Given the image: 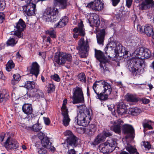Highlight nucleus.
Listing matches in <instances>:
<instances>
[{"mask_svg":"<svg viewBox=\"0 0 154 154\" xmlns=\"http://www.w3.org/2000/svg\"><path fill=\"white\" fill-rule=\"evenodd\" d=\"M73 91L72 97V103L73 104L83 103L84 98L82 88L76 87L73 89Z\"/></svg>","mask_w":154,"mask_h":154,"instance_id":"0eeeda50","label":"nucleus"},{"mask_svg":"<svg viewBox=\"0 0 154 154\" xmlns=\"http://www.w3.org/2000/svg\"><path fill=\"white\" fill-rule=\"evenodd\" d=\"M68 0H54V3L55 7H59V9L66 8L68 5Z\"/></svg>","mask_w":154,"mask_h":154,"instance_id":"f3484780","label":"nucleus"},{"mask_svg":"<svg viewBox=\"0 0 154 154\" xmlns=\"http://www.w3.org/2000/svg\"><path fill=\"white\" fill-rule=\"evenodd\" d=\"M116 146L114 139L109 138L107 140L100 146V150L103 154H109L112 152Z\"/></svg>","mask_w":154,"mask_h":154,"instance_id":"7ed1b4c3","label":"nucleus"},{"mask_svg":"<svg viewBox=\"0 0 154 154\" xmlns=\"http://www.w3.org/2000/svg\"><path fill=\"white\" fill-rule=\"evenodd\" d=\"M132 2V0H126V5L128 8L131 6Z\"/></svg>","mask_w":154,"mask_h":154,"instance_id":"69168bd1","label":"nucleus"},{"mask_svg":"<svg viewBox=\"0 0 154 154\" xmlns=\"http://www.w3.org/2000/svg\"><path fill=\"white\" fill-rule=\"evenodd\" d=\"M78 79L82 82H85L86 81L85 75L84 73H81L78 76Z\"/></svg>","mask_w":154,"mask_h":154,"instance_id":"de8ad7c7","label":"nucleus"},{"mask_svg":"<svg viewBox=\"0 0 154 154\" xmlns=\"http://www.w3.org/2000/svg\"><path fill=\"white\" fill-rule=\"evenodd\" d=\"M86 7L87 8L96 11V9L95 8L94 1L89 3Z\"/></svg>","mask_w":154,"mask_h":154,"instance_id":"8fccbe9b","label":"nucleus"},{"mask_svg":"<svg viewBox=\"0 0 154 154\" xmlns=\"http://www.w3.org/2000/svg\"><path fill=\"white\" fill-rule=\"evenodd\" d=\"M15 66V64L13 60H9L6 64V69L8 72L11 71L12 69Z\"/></svg>","mask_w":154,"mask_h":154,"instance_id":"58836bf2","label":"nucleus"},{"mask_svg":"<svg viewBox=\"0 0 154 154\" xmlns=\"http://www.w3.org/2000/svg\"><path fill=\"white\" fill-rule=\"evenodd\" d=\"M34 1V2L31 1L29 3H26L27 4L23 8L25 13L28 16L33 15L35 14L36 10L35 4L37 2V1Z\"/></svg>","mask_w":154,"mask_h":154,"instance_id":"9b49d317","label":"nucleus"},{"mask_svg":"<svg viewBox=\"0 0 154 154\" xmlns=\"http://www.w3.org/2000/svg\"><path fill=\"white\" fill-rule=\"evenodd\" d=\"M64 135L67 137V138L68 137H72V136H75L72 132L69 130L66 131L64 133Z\"/></svg>","mask_w":154,"mask_h":154,"instance_id":"6e6d98bb","label":"nucleus"},{"mask_svg":"<svg viewBox=\"0 0 154 154\" xmlns=\"http://www.w3.org/2000/svg\"><path fill=\"white\" fill-rule=\"evenodd\" d=\"M88 22L91 26H95L97 27L100 24V21L98 18V16L95 15L93 17L91 20V18L88 20Z\"/></svg>","mask_w":154,"mask_h":154,"instance_id":"393cba45","label":"nucleus"},{"mask_svg":"<svg viewBox=\"0 0 154 154\" xmlns=\"http://www.w3.org/2000/svg\"><path fill=\"white\" fill-rule=\"evenodd\" d=\"M4 145L6 148L14 150L17 153H22V151L20 150L21 148L19 146L17 141L14 139H11L10 137H8Z\"/></svg>","mask_w":154,"mask_h":154,"instance_id":"6e6552de","label":"nucleus"},{"mask_svg":"<svg viewBox=\"0 0 154 154\" xmlns=\"http://www.w3.org/2000/svg\"><path fill=\"white\" fill-rule=\"evenodd\" d=\"M35 146L37 148L39 149L42 147V140L36 142L35 143Z\"/></svg>","mask_w":154,"mask_h":154,"instance_id":"680f3d73","label":"nucleus"},{"mask_svg":"<svg viewBox=\"0 0 154 154\" xmlns=\"http://www.w3.org/2000/svg\"><path fill=\"white\" fill-rule=\"evenodd\" d=\"M103 141L101 137V135L99 134L97 136L96 138L95 139L94 141L91 142V145H93L94 146H95L100 142Z\"/></svg>","mask_w":154,"mask_h":154,"instance_id":"e433bc0d","label":"nucleus"},{"mask_svg":"<svg viewBox=\"0 0 154 154\" xmlns=\"http://www.w3.org/2000/svg\"><path fill=\"white\" fill-rule=\"evenodd\" d=\"M88 116H91L89 109L87 108L82 109L80 110L75 119L77 118V120H78L80 117L82 119H86Z\"/></svg>","mask_w":154,"mask_h":154,"instance_id":"dca6fc26","label":"nucleus"},{"mask_svg":"<svg viewBox=\"0 0 154 154\" xmlns=\"http://www.w3.org/2000/svg\"><path fill=\"white\" fill-rule=\"evenodd\" d=\"M42 147L38 149V152L39 154H48V152L47 150L45 148V147Z\"/></svg>","mask_w":154,"mask_h":154,"instance_id":"3c124183","label":"nucleus"},{"mask_svg":"<svg viewBox=\"0 0 154 154\" xmlns=\"http://www.w3.org/2000/svg\"><path fill=\"white\" fill-rule=\"evenodd\" d=\"M23 111L27 115L31 114L33 112L32 105L30 104H24L22 107Z\"/></svg>","mask_w":154,"mask_h":154,"instance_id":"b1692460","label":"nucleus"},{"mask_svg":"<svg viewBox=\"0 0 154 154\" xmlns=\"http://www.w3.org/2000/svg\"><path fill=\"white\" fill-rule=\"evenodd\" d=\"M136 3H140L138 5L139 9L141 10H146L154 7L153 0H134Z\"/></svg>","mask_w":154,"mask_h":154,"instance_id":"9d476101","label":"nucleus"},{"mask_svg":"<svg viewBox=\"0 0 154 154\" xmlns=\"http://www.w3.org/2000/svg\"><path fill=\"white\" fill-rule=\"evenodd\" d=\"M152 122L151 121L148 120L146 122H143L142 125L144 128L143 131L145 133V129L148 128L149 129H152L153 128L151 125L149 124L150 123H151Z\"/></svg>","mask_w":154,"mask_h":154,"instance_id":"79ce46f5","label":"nucleus"},{"mask_svg":"<svg viewBox=\"0 0 154 154\" xmlns=\"http://www.w3.org/2000/svg\"><path fill=\"white\" fill-rule=\"evenodd\" d=\"M26 27L25 22L22 19H20L14 25V29L13 34L18 38L23 37V32Z\"/></svg>","mask_w":154,"mask_h":154,"instance_id":"1a4fd4ad","label":"nucleus"},{"mask_svg":"<svg viewBox=\"0 0 154 154\" xmlns=\"http://www.w3.org/2000/svg\"><path fill=\"white\" fill-rule=\"evenodd\" d=\"M143 145L145 148L147 149L148 150H149L151 148V146L149 142L147 141H143Z\"/></svg>","mask_w":154,"mask_h":154,"instance_id":"864d4df0","label":"nucleus"},{"mask_svg":"<svg viewBox=\"0 0 154 154\" xmlns=\"http://www.w3.org/2000/svg\"><path fill=\"white\" fill-rule=\"evenodd\" d=\"M73 31L74 33H78L79 35L82 37H84L85 35V29H78L77 27H75L73 29Z\"/></svg>","mask_w":154,"mask_h":154,"instance_id":"4c0bfd02","label":"nucleus"},{"mask_svg":"<svg viewBox=\"0 0 154 154\" xmlns=\"http://www.w3.org/2000/svg\"><path fill=\"white\" fill-rule=\"evenodd\" d=\"M75 152L74 149H71L68 151L66 154H76Z\"/></svg>","mask_w":154,"mask_h":154,"instance_id":"774afa93","label":"nucleus"},{"mask_svg":"<svg viewBox=\"0 0 154 154\" xmlns=\"http://www.w3.org/2000/svg\"><path fill=\"white\" fill-rule=\"evenodd\" d=\"M125 48L122 46V45L119 42H118L117 43L116 47L114 49L115 53L116 54V56H119V54H122V51H125Z\"/></svg>","mask_w":154,"mask_h":154,"instance_id":"c85d7f7f","label":"nucleus"},{"mask_svg":"<svg viewBox=\"0 0 154 154\" xmlns=\"http://www.w3.org/2000/svg\"><path fill=\"white\" fill-rule=\"evenodd\" d=\"M105 35V29H104L100 30L97 35V42L99 45H103Z\"/></svg>","mask_w":154,"mask_h":154,"instance_id":"412c9836","label":"nucleus"},{"mask_svg":"<svg viewBox=\"0 0 154 154\" xmlns=\"http://www.w3.org/2000/svg\"><path fill=\"white\" fill-rule=\"evenodd\" d=\"M17 43L15 39L13 38H10L9 39L7 42V44L8 45L11 46H14Z\"/></svg>","mask_w":154,"mask_h":154,"instance_id":"49530a36","label":"nucleus"},{"mask_svg":"<svg viewBox=\"0 0 154 154\" xmlns=\"http://www.w3.org/2000/svg\"><path fill=\"white\" fill-rule=\"evenodd\" d=\"M46 34L49 35V36L51 37V38L53 39L56 38V32L53 29L47 30L46 31Z\"/></svg>","mask_w":154,"mask_h":154,"instance_id":"ea45409f","label":"nucleus"},{"mask_svg":"<svg viewBox=\"0 0 154 154\" xmlns=\"http://www.w3.org/2000/svg\"><path fill=\"white\" fill-rule=\"evenodd\" d=\"M125 149L130 154H139L136 148L131 145L126 146Z\"/></svg>","mask_w":154,"mask_h":154,"instance_id":"f704fd0d","label":"nucleus"},{"mask_svg":"<svg viewBox=\"0 0 154 154\" xmlns=\"http://www.w3.org/2000/svg\"><path fill=\"white\" fill-rule=\"evenodd\" d=\"M143 48L140 47L134 51L135 57L137 58L132 59L127 61V67L134 75H140L143 72V69L142 67L144 63L142 59Z\"/></svg>","mask_w":154,"mask_h":154,"instance_id":"f257e3e1","label":"nucleus"},{"mask_svg":"<svg viewBox=\"0 0 154 154\" xmlns=\"http://www.w3.org/2000/svg\"><path fill=\"white\" fill-rule=\"evenodd\" d=\"M137 29L140 33L146 34L148 37L151 36L153 33V28L151 26H137Z\"/></svg>","mask_w":154,"mask_h":154,"instance_id":"ddd939ff","label":"nucleus"},{"mask_svg":"<svg viewBox=\"0 0 154 154\" xmlns=\"http://www.w3.org/2000/svg\"><path fill=\"white\" fill-rule=\"evenodd\" d=\"M112 5L114 7L116 6L120 2V0H110Z\"/></svg>","mask_w":154,"mask_h":154,"instance_id":"13d9d810","label":"nucleus"},{"mask_svg":"<svg viewBox=\"0 0 154 154\" xmlns=\"http://www.w3.org/2000/svg\"><path fill=\"white\" fill-rule=\"evenodd\" d=\"M86 119H82L79 117V119L75 120V122H77L78 124L79 125L83 126H86L88 125L90 121L91 116H88Z\"/></svg>","mask_w":154,"mask_h":154,"instance_id":"bb28decb","label":"nucleus"},{"mask_svg":"<svg viewBox=\"0 0 154 154\" xmlns=\"http://www.w3.org/2000/svg\"><path fill=\"white\" fill-rule=\"evenodd\" d=\"M109 61V60L107 61H100V69L102 72L103 74H106V72H109L108 68L107 67L106 63H108Z\"/></svg>","mask_w":154,"mask_h":154,"instance_id":"c756f323","label":"nucleus"},{"mask_svg":"<svg viewBox=\"0 0 154 154\" xmlns=\"http://www.w3.org/2000/svg\"><path fill=\"white\" fill-rule=\"evenodd\" d=\"M54 60L59 65H63L66 61L71 62L72 61V56L69 54L59 52L56 53L54 56Z\"/></svg>","mask_w":154,"mask_h":154,"instance_id":"423d86ee","label":"nucleus"},{"mask_svg":"<svg viewBox=\"0 0 154 154\" xmlns=\"http://www.w3.org/2000/svg\"><path fill=\"white\" fill-rule=\"evenodd\" d=\"M51 79H53L54 81L59 82L60 81V78L57 74H54L51 76Z\"/></svg>","mask_w":154,"mask_h":154,"instance_id":"5fc2aeb1","label":"nucleus"},{"mask_svg":"<svg viewBox=\"0 0 154 154\" xmlns=\"http://www.w3.org/2000/svg\"><path fill=\"white\" fill-rule=\"evenodd\" d=\"M13 79L14 80H16V81H17V82L20 78V76L18 74L14 75H13Z\"/></svg>","mask_w":154,"mask_h":154,"instance_id":"0e129e2a","label":"nucleus"},{"mask_svg":"<svg viewBox=\"0 0 154 154\" xmlns=\"http://www.w3.org/2000/svg\"><path fill=\"white\" fill-rule=\"evenodd\" d=\"M68 112H62L61 114L63 117L62 120L63 124L65 127L68 126L69 123L70 119L69 116Z\"/></svg>","mask_w":154,"mask_h":154,"instance_id":"a878e982","label":"nucleus"},{"mask_svg":"<svg viewBox=\"0 0 154 154\" xmlns=\"http://www.w3.org/2000/svg\"><path fill=\"white\" fill-rule=\"evenodd\" d=\"M42 19L45 22L54 23L59 20L54 9L51 7L47 8L44 12Z\"/></svg>","mask_w":154,"mask_h":154,"instance_id":"20e7f679","label":"nucleus"},{"mask_svg":"<svg viewBox=\"0 0 154 154\" xmlns=\"http://www.w3.org/2000/svg\"><path fill=\"white\" fill-rule=\"evenodd\" d=\"M94 51L95 57L100 62L104 61H107L109 60L105 56L104 53L101 51L96 49H94Z\"/></svg>","mask_w":154,"mask_h":154,"instance_id":"a211bd4d","label":"nucleus"},{"mask_svg":"<svg viewBox=\"0 0 154 154\" xmlns=\"http://www.w3.org/2000/svg\"><path fill=\"white\" fill-rule=\"evenodd\" d=\"M42 146L46 149H50L52 143L50 142L49 138L46 136L42 140Z\"/></svg>","mask_w":154,"mask_h":154,"instance_id":"7c9ffc66","label":"nucleus"},{"mask_svg":"<svg viewBox=\"0 0 154 154\" xmlns=\"http://www.w3.org/2000/svg\"><path fill=\"white\" fill-rule=\"evenodd\" d=\"M111 129L115 133L119 134L121 133V126L116 124V122H113V125L110 127Z\"/></svg>","mask_w":154,"mask_h":154,"instance_id":"72a5a7b5","label":"nucleus"},{"mask_svg":"<svg viewBox=\"0 0 154 154\" xmlns=\"http://www.w3.org/2000/svg\"><path fill=\"white\" fill-rule=\"evenodd\" d=\"M38 138L42 140L46 136H45V134L41 132L38 134Z\"/></svg>","mask_w":154,"mask_h":154,"instance_id":"bf43d9fd","label":"nucleus"},{"mask_svg":"<svg viewBox=\"0 0 154 154\" xmlns=\"http://www.w3.org/2000/svg\"><path fill=\"white\" fill-rule=\"evenodd\" d=\"M77 49L80 52V56L81 58L86 57L89 49L88 40H86L85 41L83 38H81L79 42Z\"/></svg>","mask_w":154,"mask_h":154,"instance_id":"39448f33","label":"nucleus"},{"mask_svg":"<svg viewBox=\"0 0 154 154\" xmlns=\"http://www.w3.org/2000/svg\"><path fill=\"white\" fill-rule=\"evenodd\" d=\"M92 88L97 95V98L101 100L107 99L112 92L111 85L103 80L96 81L93 84Z\"/></svg>","mask_w":154,"mask_h":154,"instance_id":"f03ea898","label":"nucleus"},{"mask_svg":"<svg viewBox=\"0 0 154 154\" xmlns=\"http://www.w3.org/2000/svg\"><path fill=\"white\" fill-rule=\"evenodd\" d=\"M28 130H30L35 132H38L42 128V126L38 124H34L32 127H28L27 128Z\"/></svg>","mask_w":154,"mask_h":154,"instance_id":"c9c22d12","label":"nucleus"},{"mask_svg":"<svg viewBox=\"0 0 154 154\" xmlns=\"http://www.w3.org/2000/svg\"><path fill=\"white\" fill-rule=\"evenodd\" d=\"M122 131L124 134H126L125 136L126 139L129 138L133 139L134 137V130L131 125L127 124L123 125Z\"/></svg>","mask_w":154,"mask_h":154,"instance_id":"f8f14e48","label":"nucleus"},{"mask_svg":"<svg viewBox=\"0 0 154 154\" xmlns=\"http://www.w3.org/2000/svg\"><path fill=\"white\" fill-rule=\"evenodd\" d=\"M117 112L120 115H122L127 113L126 105L123 102L120 103L117 106Z\"/></svg>","mask_w":154,"mask_h":154,"instance_id":"6ab92c4d","label":"nucleus"},{"mask_svg":"<svg viewBox=\"0 0 154 154\" xmlns=\"http://www.w3.org/2000/svg\"><path fill=\"white\" fill-rule=\"evenodd\" d=\"M5 2L3 0L0 1V10H3L5 8Z\"/></svg>","mask_w":154,"mask_h":154,"instance_id":"052dcab7","label":"nucleus"},{"mask_svg":"<svg viewBox=\"0 0 154 154\" xmlns=\"http://www.w3.org/2000/svg\"><path fill=\"white\" fill-rule=\"evenodd\" d=\"M68 22V18L67 16L63 17L57 23L54 24V27L55 28H60L66 26Z\"/></svg>","mask_w":154,"mask_h":154,"instance_id":"aec40b11","label":"nucleus"},{"mask_svg":"<svg viewBox=\"0 0 154 154\" xmlns=\"http://www.w3.org/2000/svg\"><path fill=\"white\" fill-rule=\"evenodd\" d=\"M88 134L89 135H92L94 134L96 130L95 125L94 124H92L90 126V128L88 129Z\"/></svg>","mask_w":154,"mask_h":154,"instance_id":"09e8293b","label":"nucleus"},{"mask_svg":"<svg viewBox=\"0 0 154 154\" xmlns=\"http://www.w3.org/2000/svg\"><path fill=\"white\" fill-rule=\"evenodd\" d=\"M143 60L146 58H149L151 55V52L147 48H143Z\"/></svg>","mask_w":154,"mask_h":154,"instance_id":"a19ab883","label":"nucleus"},{"mask_svg":"<svg viewBox=\"0 0 154 154\" xmlns=\"http://www.w3.org/2000/svg\"><path fill=\"white\" fill-rule=\"evenodd\" d=\"M25 87L28 90H31L37 88L35 82L33 81H27L25 83Z\"/></svg>","mask_w":154,"mask_h":154,"instance_id":"473e14b6","label":"nucleus"},{"mask_svg":"<svg viewBox=\"0 0 154 154\" xmlns=\"http://www.w3.org/2000/svg\"><path fill=\"white\" fill-rule=\"evenodd\" d=\"M9 98L8 92L5 90L0 92V102H5Z\"/></svg>","mask_w":154,"mask_h":154,"instance_id":"cd10ccee","label":"nucleus"},{"mask_svg":"<svg viewBox=\"0 0 154 154\" xmlns=\"http://www.w3.org/2000/svg\"><path fill=\"white\" fill-rule=\"evenodd\" d=\"M106 138L107 137H110L112 135V132H109L108 131H105L103 132Z\"/></svg>","mask_w":154,"mask_h":154,"instance_id":"e2e57ef3","label":"nucleus"},{"mask_svg":"<svg viewBox=\"0 0 154 154\" xmlns=\"http://www.w3.org/2000/svg\"><path fill=\"white\" fill-rule=\"evenodd\" d=\"M4 19V16L3 14L2 13H0V23H3Z\"/></svg>","mask_w":154,"mask_h":154,"instance_id":"338daca9","label":"nucleus"},{"mask_svg":"<svg viewBox=\"0 0 154 154\" xmlns=\"http://www.w3.org/2000/svg\"><path fill=\"white\" fill-rule=\"evenodd\" d=\"M67 103V100L65 98L63 100V104L61 108V110L62 112H68V109L67 108L66 105Z\"/></svg>","mask_w":154,"mask_h":154,"instance_id":"a18cd8bd","label":"nucleus"},{"mask_svg":"<svg viewBox=\"0 0 154 154\" xmlns=\"http://www.w3.org/2000/svg\"><path fill=\"white\" fill-rule=\"evenodd\" d=\"M94 1L96 11H101L103 7V3L101 1V0H95Z\"/></svg>","mask_w":154,"mask_h":154,"instance_id":"2f4dec72","label":"nucleus"},{"mask_svg":"<svg viewBox=\"0 0 154 154\" xmlns=\"http://www.w3.org/2000/svg\"><path fill=\"white\" fill-rule=\"evenodd\" d=\"M79 139L75 136L70 137H68L66 139V142L67 144V147L69 148L70 146L74 148L76 147L79 144Z\"/></svg>","mask_w":154,"mask_h":154,"instance_id":"4468645a","label":"nucleus"},{"mask_svg":"<svg viewBox=\"0 0 154 154\" xmlns=\"http://www.w3.org/2000/svg\"><path fill=\"white\" fill-rule=\"evenodd\" d=\"M129 42L130 43L129 45H130L132 47H134L137 45V43L135 40L131 39L129 40Z\"/></svg>","mask_w":154,"mask_h":154,"instance_id":"4d7b16f0","label":"nucleus"},{"mask_svg":"<svg viewBox=\"0 0 154 154\" xmlns=\"http://www.w3.org/2000/svg\"><path fill=\"white\" fill-rule=\"evenodd\" d=\"M29 73L32 75H34L36 78L39 74L40 66L36 62H33L30 67Z\"/></svg>","mask_w":154,"mask_h":154,"instance_id":"2eb2a0df","label":"nucleus"},{"mask_svg":"<svg viewBox=\"0 0 154 154\" xmlns=\"http://www.w3.org/2000/svg\"><path fill=\"white\" fill-rule=\"evenodd\" d=\"M128 101L131 102H136L138 101L137 98L133 94H130L127 97Z\"/></svg>","mask_w":154,"mask_h":154,"instance_id":"37998d69","label":"nucleus"},{"mask_svg":"<svg viewBox=\"0 0 154 154\" xmlns=\"http://www.w3.org/2000/svg\"><path fill=\"white\" fill-rule=\"evenodd\" d=\"M140 111V110L137 108H131L130 109V112L131 114L134 116L137 115Z\"/></svg>","mask_w":154,"mask_h":154,"instance_id":"c03bdc74","label":"nucleus"},{"mask_svg":"<svg viewBox=\"0 0 154 154\" xmlns=\"http://www.w3.org/2000/svg\"><path fill=\"white\" fill-rule=\"evenodd\" d=\"M118 42L116 41H111L107 45L106 47L105 48L104 51L105 52V54H106V56H108V57H110V55H108V54L110 53V50H112V48H115Z\"/></svg>","mask_w":154,"mask_h":154,"instance_id":"4be33fe9","label":"nucleus"},{"mask_svg":"<svg viewBox=\"0 0 154 154\" xmlns=\"http://www.w3.org/2000/svg\"><path fill=\"white\" fill-rule=\"evenodd\" d=\"M36 91L34 92H31V95L34 97L36 100H38V99L44 97V95L43 92L38 88H36Z\"/></svg>","mask_w":154,"mask_h":154,"instance_id":"5701e85b","label":"nucleus"},{"mask_svg":"<svg viewBox=\"0 0 154 154\" xmlns=\"http://www.w3.org/2000/svg\"><path fill=\"white\" fill-rule=\"evenodd\" d=\"M55 89V86L53 84H50L48 87V93H49L53 92Z\"/></svg>","mask_w":154,"mask_h":154,"instance_id":"603ef678","label":"nucleus"}]
</instances>
